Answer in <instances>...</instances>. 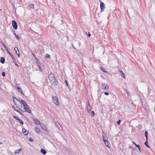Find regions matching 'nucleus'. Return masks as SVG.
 <instances>
[{"mask_svg": "<svg viewBox=\"0 0 155 155\" xmlns=\"http://www.w3.org/2000/svg\"><path fill=\"white\" fill-rule=\"evenodd\" d=\"M36 63L37 64V65H38V66L40 71L41 72H42L43 70H44L45 69L44 66L41 63L39 62L38 61H37Z\"/></svg>", "mask_w": 155, "mask_h": 155, "instance_id": "1", "label": "nucleus"}, {"mask_svg": "<svg viewBox=\"0 0 155 155\" xmlns=\"http://www.w3.org/2000/svg\"><path fill=\"white\" fill-rule=\"evenodd\" d=\"M52 100L54 103L57 106H59L60 104L58 101V97L55 96L54 97H52Z\"/></svg>", "mask_w": 155, "mask_h": 155, "instance_id": "2", "label": "nucleus"}, {"mask_svg": "<svg viewBox=\"0 0 155 155\" xmlns=\"http://www.w3.org/2000/svg\"><path fill=\"white\" fill-rule=\"evenodd\" d=\"M103 140L104 143L105 145L108 148L110 147V144L106 140L104 139V135H103Z\"/></svg>", "mask_w": 155, "mask_h": 155, "instance_id": "3", "label": "nucleus"}, {"mask_svg": "<svg viewBox=\"0 0 155 155\" xmlns=\"http://www.w3.org/2000/svg\"><path fill=\"white\" fill-rule=\"evenodd\" d=\"M100 8L101 12H103L104 10V8H105V5L102 2H100Z\"/></svg>", "mask_w": 155, "mask_h": 155, "instance_id": "4", "label": "nucleus"}, {"mask_svg": "<svg viewBox=\"0 0 155 155\" xmlns=\"http://www.w3.org/2000/svg\"><path fill=\"white\" fill-rule=\"evenodd\" d=\"M12 25L14 29L15 30L17 29L18 28V25L17 23L15 21L13 20L12 21Z\"/></svg>", "mask_w": 155, "mask_h": 155, "instance_id": "5", "label": "nucleus"}, {"mask_svg": "<svg viewBox=\"0 0 155 155\" xmlns=\"http://www.w3.org/2000/svg\"><path fill=\"white\" fill-rule=\"evenodd\" d=\"M52 85H57L58 83V81L55 78L53 80H51L50 81Z\"/></svg>", "mask_w": 155, "mask_h": 155, "instance_id": "6", "label": "nucleus"}, {"mask_svg": "<svg viewBox=\"0 0 155 155\" xmlns=\"http://www.w3.org/2000/svg\"><path fill=\"white\" fill-rule=\"evenodd\" d=\"M48 78L50 81L55 78L54 74H52L51 73L49 74Z\"/></svg>", "mask_w": 155, "mask_h": 155, "instance_id": "7", "label": "nucleus"}, {"mask_svg": "<svg viewBox=\"0 0 155 155\" xmlns=\"http://www.w3.org/2000/svg\"><path fill=\"white\" fill-rule=\"evenodd\" d=\"M40 125L41 127L43 130H44L46 132H48V130L47 128L44 124L41 123V124H40Z\"/></svg>", "mask_w": 155, "mask_h": 155, "instance_id": "8", "label": "nucleus"}, {"mask_svg": "<svg viewBox=\"0 0 155 155\" xmlns=\"http://www.w3.org/2000/svg\"><path fill=\"white\" fill-rule=\"evenodd\" d=\"M102 89L105 90H106L109 88V87L108 85L104 83H102Z\"/></svg>", "mask_w": 155, "mask_h": 155, "instance_id": "9", "label": "nucleus"}, {"mask_svg": "<svg viewBox=\"0 0 155 155\" xmlns=\"http://www.w3.org/2000/svg\"><path fill=\"white\" fill-rule=\"evenodd\" d=\"M12 107L15 110L18 112L22 116H25L20 111L16 109L15 106H12Z\"/></svg>", "mask_w": 155, "mask_h": 155, "instance_id": "10", "label": "nucleus"}, {"mask_svg": "<svg viewBox=\"0 0 155 155\" xmlns=\"http://www.w3.org/2000/svg\"><path fill=\"white\" fill-rule=\"evenodd\" d=\"M87 110L88 113H89L91 111V105L90 104L89 101H88V102L87 103Z\"/></svg>", "mask_w": 155, "mask_h": 155, "instance_id": "11", "label": "nucleus"}, {"mask_svg": "<svg viewBox=\"0 0 155 155\" xmlns=\"http://www.w3.org/2000/svg\"><path fill=\"white\" fill-rule=\"evenodd\" d=\"M33 120L35 123L36 124L38 125L39 124H40V121L37 119L34 118L33 119Z\"/></svg>", "mask_w": 155, "mask_h": 155, "instance_id": "12", "label": "nucleus"}, {"mask_svg": "<svg viewBox=\"0 0 155 155\" xmlns=\"http://www.w3.org/2000/svg\"><path fill=\"white\" fill-rule=\"evenodd\" d=\"M22 133L24 135H27L28 134V132L27 130H26L24 128H23L22 129Z\"/></svg>", "mask_w": 155, "mask_h": 155, "instance_id": "13", "label": "nucleus"}, {"mask_svg": "<svg viewBox=\"0 0 155 155\" xmlns=\"http://www.w3.org/2000/svg\"><path fill=\"white\" fill-rule=\"evenodd\" d=\"M5 58L4 57H2L0 59V62L3 64L5 63Z\"/></svg>", "mask_w": 155, "mask_h": 155, "instance_id": "14", "label": "nucleus"}, {"mask_svg": "<svg viewBox=\"0 0 155 155\" xmlns=\"http://www.w3.org/2000/svg\"><path fill=\"white\" fill-rule=\"evenodd\" d=\"M13 32L14 34L15 35V38L18 39V40H19L20 39V38H19V37L18 35L16 34L15 33V31L14 30H13Z\"/></svg>", "mask_w": 155, "mask_h": 155, "instance_id": "15", "label": "nucleus"}, {"mask_svg": "<svg viewBox=\"0 0 155 155\" xmlns=\"http://www.w3.org/2000/svg\"><path fill=\"white\" fill-rule=\"evenodd\" d=\"M42 45H41V48H46L48 47V45L44 44V43H43L42 42L41 43Z\"/></svg>", "mask_w": 155, "mask_h": 155, "instance_id": "16", "label": "nucleus"}, {"mask_svg": "<svg viewBox=\"0 0 155 155\" xmlns=\"http://www.w3.org/2000/svg\"><path fill=\"white\" fill-rule=\"evenodd\" d=\"M16 89L20 93H21L22 95H24V94L23 93L22 91L21 90V88L19 87H17L16 88Z\"/></svg>", "mask_w": 155, "mask_h": 155, "instance_id": "17", "label": "nucleus"}, {"mask_svg": "<svg viewBox=\"0 0 155 155\" xmlns=\"http://www.w3.org/2000/svg\"><path fill=\"white\" fill-rule=\"evenodd\" d=\"M40 151L43 154H45L47 153L46 150H45L42 148H41V149Z\"/></svg>", "mask_w": 155, "mask_h": 155, "instance_id": "18", "label": "nucleus"}, {"mask_svg": "<svg viewBox=\"0 0 155 155\" xmlns=\"http://www.w3.org/2000/svg\"><path fill=\"white\" fill-rule=\"evenodd\" d=\"M21 149H19L16 150L14 152L15 154H18L21 151Z\"/></svg>", "mask_w": 155, "mask_h": 155, "instance_id": "19", "label": "nucleus"}, {"mask_svg": "<svg viewBox=\"0 0 155 155\" xmlns=\"http://www.w3.org/2000/svg\"><path fill=\"white\" fill-rule=\"evenodd\" d=\"M20 102V103H22L23 105V107H25V105L26 104V102L23 100H21V101H19Z\"/></svg>", "mask_w": 155, "mask_h": 155, "instance_id": "20", "label": "nucleus"}, {"mask_svg": "<svg viewBox=\"0 0 155 155\" xmlns=\"http://www.w3.org/2000/svg\"><path fill=\"white\" fill-rule=\"evenodd\" d=\"M146 140L145 142L144 143V145L146 146V147L148 148H150V146L148 145V139H146Z\"/></svg>", "mask_w": 155, "mask_h": 155, "instance_id": "21", "label": "nucleus"}, {"mask_svg": "<svg viewBox=\"0 0 155 155\" xmlns=\"http://www.w3.org/2000/svg\"><path fill=\"white\" fill-rule=\"evenodd\" d=\"M35 130L36 132L38 134L40 133V130L38 127L35 128Z\"/></svg>", "mask_w": 155, "mask_h": 155, "instance_id": "22", "label": "nucleus"}, {"mask_svg": "<svg viewBox=\"0 0 155 155\" xmlns=\"http://www.w3.org/2000/svg\"><path fill=\"white\" fill-rule=\"evenodd\" d=\"M16 52V53L18 55V57L20 56L19 55V51L18 50V49H14Z\"/></svg>", "mask_w": 155, "mask_h": 155, "instance_id": "23", "label": "nucleus"}, {"mask_svg": "<svg viewBox=\"0 0 155 155\" xmlns=\"http://www.w3.org/2000/svg\"><path fill=\"white\" fill-rule=\"evenodd\" d=\"M27 111L28 113L30 114H31V110L29 108V107L28 108H27L25 110V111Z\"/></svg>", "mask_w": 155, "mask_h": 155, "instance_id": "24", "label": "nucleus"}, {"mask_svg": "<svg viewBox=\"0 0 155 155\" xmlns=\"http://www.w3.org/2000/svg\"><path fill=\"white\" fill-rule=\"evenodd\" d=\"M120 75L123 78H125V75H124V73L122 71H120Z\"/></svg>", "mask_w": 155, "mask_h": 155, "instance_id": "25", "label": "nucleus"}, {"mask_svg": "<svg viewBox=\"0 0 155 155\" xmlns=\"http://www.w3.org/2000/svg\"><path fill=\"white\" fill-rule=\"evenodd\" d=\"M141 102H142V106H143V108L144 109H146V103L145 102H143V101H141Z\"/></svg>", "mask_w": 155, "mask_h": 155, "instance_id": "26", "label": "nucleus"}, {"mask_svg": "<svg viewBox=\"0 0 155 155\" xmlns=\"http://www.w3.org/2000/svg\"><path fill=\"white\" fill-rule=\"evenodd\" d=\"M124 89V92H125L127 94V95H128V96L130 95V94H129V91L126 89Z\"/></svg>", "mask_w": 155, "mask_h": 155, "instance_id": "27", "label": "nucleus"}, {"mask_svg": "<svg viewBox=\"0 0 155 155\" xmlns=\"http://www.w3.org/2000/svg\"><path fill=\"white\" fill-rule=\"evenodd\" d=\"M18 120L21 125L23 124V122L21 119H18Z\"/></svg>", "mask_w": 155, "mask_h": 155, "instance_id": "28", "label": "nucleus"}, {"mask_svg": "<svg viewBox=\"0 0 155 155\" xmlns=\"http://www.w3.org/2000/svg\"><path fill=\"white\" fill-rule=\"evenodd\" d=\"M145 135L146 137V139H148V132L147 131H146L145 132Z\"/></svg>", "mask_w": 155, "mask_h": 155, "instance_id": "29", "label": "nucleus"}, {"mask_svg": "<svg viewBox=\"0 0 155 155\" xmlns=\"http://www.w3.org/2000/svg\"><path fill=\"white\" fill-rule=\"evenodd\" d=\"M10 56L12 59L13 60L14 62H16V60L15 59V58L12 55V54Z\"/></svg>", "mask_w": 155, "mask_h": 155, "instance_id": "30", "label": "nucleus"}, {"mask_svg": "<svg viewBox=\"0 0 155 155\" xmlns=\"http://www.w3.org/2000/svg\"><path fill=\"white\" fill-rule=\"evenodd\" d=\"M29 7L31 8H34V5L33 4H31L30 5Z\"/></svg>", "mask_w": 155, "mask_h": 155, "instance_id": "31", "label": "nucleus"}, {"mask_svg": "<svg viewBox=\"0 0 155 155\" xmlns=\"http://www.w3.org/2000/svg\"><path fill=\"white\" fill-rule=\"evenodd\" d=\"M100 69L101 71H103L107 72L105 71L104 68L102 67H100Z\"/></svg>", "mask_w": 155, "mask_h": 155, "instance_id": "32", "label": "nucleus"}, {"mask_svg": "<svg viewBox=\"0 0 155 155\" xmlns=\"http://www.w3.org/2000/svg\"><path fill=\"white\" fill-rule=\"evenodd\" d=\"M136 147L138 148L140 152H141V149H140V145L137 144V145Z\"/></svg>", "mask_w": 155, "mask_h": 155, "instance_id": "33", "label": "nucleus"}, {"mask_svg": "<svg viewBox=\"0 0 155 155\" xmlns=\"http://www.w3.org/2000/svg\"><path fill=\"white\" fill-rule=\"evenodd\" d=\"M28 107H29V106L28 105L26 104L25 105V107H24V109L25 110Z\"/></svg>", "mask_w": 155, "mask_h": 155, "instance_id": "34", "label": "nucleus"}, {"mask_svg": "<svg viewBox=\"0 0 155 155\" xmlns=\"http://www.w3.org/2000/svg\"><path fill=\"white\" fill-rule=\"evenodd\" d=\"M1 44L2 45H3L5 48H8L2 42H0Z\"/></svg>", "mask_w": 155, "mask_h": 155, "instance_id": "35", "label": "nucleus"}, {"mask_svg": "<svg viewBox=\"0 0 155 155\" xmlns=\"http://www.w3.org/2000/svg\"><path fill=\"white\" fill-rule=\"evenodd\" d=\"M95 115L94 112V111H92L91 112V115L92 117H93Z\"/></svg>", "mask_w": 155, "mask_h": 155, "instance_id": "36", "label": "nucleus"}, {"mask_svg": "<svg viewBox=\"0 0 155 155\" xmlns=\"http://www.w3.org/2000/svg\"><path fill=\"white\" fill-rule=\"evenodd\" d=\"M121 121V120H118L117 121V124L119 125H120V122Z\"/></svg>", "mask_w": 155, "mask_h": 155, "instance_id": "37", "label": "nucleus"}, {"mask_svg": "<svg viewBox=\"0 0 155 155\" xmlns=\"http://www.w3.org/2000/svg\"><path fill=\"white\" fill-rule=\"evenodd\" d=\"M13 100H14V101L15 104L16 105V104H15V100H14V99L15 98V99L16 100H17V101H20V100H18V99L16 98L15 97H13Z\"/></svg>", "mask_w": 155, "mask_h": 155, "instance_id": "38", "label": "nucleus"}, {"mask_svg": "<svg viewBox=\"0 0 155 155\" xmlns=\"http://www.w3.org/2000/svg\"><path fill=\"white\" fill-rule=\"evenodd\" d=\"M65 83L66 85L68 87L69 86H68V83L67 81L66 80H65Z\"/></svg>", "mask_w": 155, "mask_h": 155, "instance_id": "39", "label": "nucleus"}, {"mask_svg": "<svg viewBox=\"0 0 155 155\" xmlns=\"http://www.w3.org/2000/svg\"><path fill=\"white\" fill-rule=\"evenodd\" d=\"M29 140L31 142H32L34 141V140L33 138L30 137L29 139Z\"/></svg>", "mask_w": 155, "mask_h": 155, "instance_id": "40", "label": "nucleus"}, {"mask_svg": "<svg viewBox=\"0 0 155 155\" xmlns=\"http://www.w3.org/2000/svg\"><path fill=\"white\" fill-rule=\"evenodd\" d=\"M45 57L47 58H50V55L48 54H47L45 55Z\"/></svg>", "mask_w": 155, "mask_h": 155, "instance_id": "41", "label": "nucleus"}, {"mask_svg": "<svg viewBox=\"0 0 155 155\" xmlns=\"http://www.w3.org/2000/svg\"><path fill=\"white\" fill-rule=\"evenodd\" d=\"M13 117L16 119V120H18V119H19V118H18V117H17V116H15V115H14L13 116Z\"/></svg>", "mask_w": 155, "mask_h": 155, "instance_id": "42", "label": "nucleus"}, {"mask_svg": "<svg viewBox=\"0 0 155 155\" xmlns=\"http://www.w3.org/2000/svg\"><path fill=\"white\" fill-rule=\"evenodd\" d=\"M7 52L10 55H11L12 54L9 52V51L8 50V49H6Z\"/></svg>", "mask_w": 155, "mask_h": 155, "instance_id": "43", "label": "nucleus"}, {"mask_svg": "<svg viewBox=\"0 0 155 155\" xmlns=\"http://www.w3.org/2000/svg\"><path fill=\"white\" fill-rule=\"evenodd\" d=\"M2 76L3 77H5V72H2Z\"/></svg>", "mask_w": 155, "mask_h": 155, "instance_id": "44", "label": "nucleus"}, {"mask_svg": "<svg viewBox=\"0 0 155 155\" xmlns=\"http://www.w3.org/2000/svg\"><path fill=\"white\" fill-rule=\"evenodd\" d=\"M104 94L105 95H108L109 94V93L107 92H104Z\"/></svg>", "mask_w": 155, "mask_h": 155, "instance_id": "45", "label": "nucleus"}, {"mask_svg": "<svg viewBox=\"0 0 155 155\" xmlns=\"http://www.w3.org/2000/svg\"><path fill=\"white\" fill-rule=\"evenodd\" d=\"M85 32L87 34L86 32ZM88 34H87V35L88 37H90V36H91V35L90 34V33L89 32H88Z\"/></svg>", "mask_w": 155, "mask_h": 155, "instance_id": "46", "label": "nucleus"}, {"mask_svg": "<svg viewBox=\"0 0 155 155\" xmlns=\"http://www.w3.org/2000/svg\"><path fill=\"white\" fill-rule=\"evenodd\" d=\"M13 7L14 8V9L15 10V12H16V9L15 8V5L13 4Z\"/></svg>", "mask_w": 155, "mask_h": 155, "instance_id": "47", "label": "nucleus"}, {"mask_svg": "<svg viewBox=\"0 0 155 155\" xmlns=\"http://www.w3.org/2000/svg\"><path fill=\"white\" fill-rule=\"evenodd\" d=\"M134 144L135 146H136L137 144H136L135 143L134 141L132 142Z\"/></svg>", "mask_w": 155, "mask_h": 155, "instance_id": "48", "label": "nucleus"}, {"mask_svg": "<svg viewBox=\"0 0 155 155\" xmlns=\"http://www.w3.org/2000/svg\"><path fill=\"white\" fill-rule=\"evenodd\" d=\"M14 63L15 64V65L17 66L18 67V64H17V62H16H16H14Z\"/></svg>", "mask_w": 155, "mask_h": 155, "instance_id": "49", "label": "nucleus"}, {"mask_svg": "<svg viewBox=\"0 0 155 155\" xmlns=\"http://www.w3.org/2000/svg\"><path fill=\"white\" fill-rule=\"evenodd\" d=\"M19 109L20 110H21L22 112H25V110H22V109H20V108H19Z\"/></svg>", "mask_w": 155, "mask_h": 155, "instance_id": "50", "label": "nucleus"}, {"mask_svg": "<svg viewBox=\"0 0 155 155\" xmlns=\"http://www.w3.org/2000/svg\"><path fill=\"white\" fill-rule=\"evenodd\" d=\"M131 149H132V150H134V148H133V147H131Z\"/></svg>", "mask_w": 155, "mask_h": 155, "instance_id": "51", "label": "nucleus"}, {"mask_svg": "<svg viewBox=\"0 0 155 155\" xmlns=\"http://www.w3.org/2000/svg\"><path fill=\"white\" fill-rule=\"evenodd\" d=\"M104 133V132L103 131H102V136H103V134Z\"/></svg>", "mask_w": 155, "mask_h": 155, "instance_id": "52", "label": "nucleus"}, {"mask_svg": "<svg viewBox=\"0 0 155 155\" xmlns=\"http://www.w3.org/2000/svg\"><path fill=\"white\" fill-rule=\"evenodd\" d=\"M129 148H131V147H131V146H129Z\"/></svg>", "mask_w": 155, "mask_h": 155, "instance_id": "53", "label": "nucleus"}, {"mask_svg": "<svg viewBox=\"0 0 155 155\" xmlns=\"http://www.w3.org/2000/svg\"><path fill=\"white\" fill-rule=\"evenodd\" d=\"M72 47L73 48H75V47L73 46V45H72Z\"/></svg>", "mask_w": 155, "mask_h": 155, "instance_id": "54", "label": "nucleus"}, {"mask_svg": "<svg viewBox=\"0 0 155 155\" xmlns=\"http://www.w3.org/2000/svg\"><path fill=\"white\" fill-rule=\"evenodd\" d=\"M14 48L16 49V48H17V47H15V48Z\"/></svg>", "mask_w": 155, "mask_h": 155, "instance_id": "55", "label": "nucleus"}, {"mask_svg": "<svg viewBox=\"0 0 155 155\" xmlns=\"http://www.w3.org/2000/svg\"><path fill=\"white\" fill-rule=\"evenodd\" d=\"M154 107H155V109H154V112H155V106H154Z\"/></svg>", "mask_w": 155, "mask_h": 155, "instance_id": "56", "label": "nucleus"}, {"mask_svg": "<svg viewBox=\"0 0 155 155\" xmlns=\"http://www.w3.org/2000/svg\"><path fill=\"white\" fill-rule=\"evenodd\" d=\"M35 58L37 60H38V59L37 58L35 57Z\"/></svg>", "mask_w": 155, "mask_h": 155, "instance_id": "57", "label": "nucleus"}, {"mask_svg": "<svg viewBox=\"0 0 155 155\" xmlns=\"http://www.w3.org/2000/svg\"><path fill=\"white\" fill-rule=\"evenodd\" d=\"M0 144H2V142H1V143H0Z\"/></svg>", "mask_w": 155, "mask_h": 155, "instance_id": "58", "label": "nucleus"}, {"mask_svg": "<svg viewBox=\"0 0 155 155\" xmlns=\"http://www.w3.org/2000/svg\"><path fill=\"white\" fill-rule=\"evenodd\" d=\"M2 50H3V51H4L3 50V49H2Z\"/></svg>", "mask_w": 155, "mask_h": 155, "instance_id": "59", "label": "nucleus"}, {"mask_svg": "<svg viewBox=\"0 0 155 155\" xmlns=\"http://www.w3.org/2000/svg\"><path fill=\"white\" fill-rule=\"evenodd\" d=\"M61 21H62L63 22V20H61Z\"/></svg>", "mask_w": 155, "mask_h": 155, "instance_id": "60", "label": "nucleus"}, {"mask_svg": "<svg viewBox=\"0 0 155 155\" xmlns=\"http://www.w3.org/2000/svg\"><path fill=\"white\" fill-rule=\"evenodd\" d=\"M61 18H62V16H61Z\"/></svg>", "mask_w": 155, "mask_h": 155, "instance_id": "61", "label": "nucleus"}, {"mask_svg": "<svg viewBox=\"0 0 155 155\" xmlns=\"http://www.w3.org/2000/svg\"><path fill=\"white\" fill-rule=\"evenodd\" d=\"M41 48V45H40V48Z\"/></svg>", "mask_w": 155, "mask_h": 155, "instance_id": "62", "label": "nucleus"}]
</instances>
